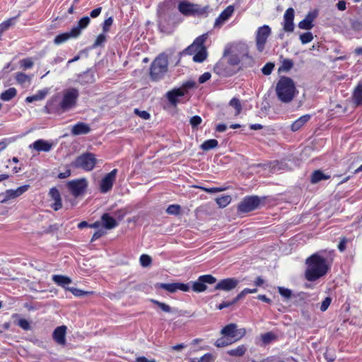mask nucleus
<instances>
[{
    "label": "nucleus",
    "instance_id": "obj_1",
    "mask_svg": "<svg viewBox=\"0 0 362 362\" xmlns=\"http://www.w3.org/2000/svg\"><path fill=\"white\" fill-rule=\"evenodd\" d=\"M79 90L76 88L64 89L61 93L53 95L45 106V112L60 115L66 112L77 105Z\"/></svg>",
    "mask_w": 362,
    "mask_h": 362
},
{
    "label": "nucleus",
    "instance_id": "obj_2",
    "mask_svg": "<svg viewBox=\"0 0 362 362\" xmlns=\"http://www.w3.org/2000/svg\"><path fill=\"white\" fill-rule=\"evenodd\" d=\"M306 264L308 268L305 271V278L309 281H315L325 276L329 269L327 259L318 253L310 256L306 259Z\"/></svg>",
    "mask_w": 362,
    "mask_h": 362
},
{
    "label": "nucleus",
    "instance_id": "obj_3",
    "mask_svg": "<svg viewBox=\"0 0 362 362\" xmlns=\"http://www.w3.org/2000/svg\"><path fill=\"white\" fill-rule=\"evenodd\" d=\"M275 92L279 100L283 103H291L298 93L293 80L284 76L278 81Z\"/></svg>",
    "mask_w": 362,
    "mask_h": 362
},
{
    "label": "nucleus",
    "instance_id": "obj_4",
    "mask_svg": "<svg viewBox=\"0 0 362 362\" xmlns=\"http://www.w3.org/2000/svg\"><path fill=\"white\" fill-rule=\"evenodd\" d=\"M228 57V63L232 66L238 65L242 60L247 58L249 62L247 65L251 66L253 64V59L249 56L248 47L245 44L241 43L236 45L235 49L230 52V49L226 48L223 52V57Z\"/></svg>",
    "mask_w": 362,
    "mask_h": 362
},
{
    "label": "nucleus",
    "instance_id": "obj_5",
    "mask_svg": "<svg viewBox=\"0 0 362 362\" xmlns=\"http://www.w3.org/2000/svg\"><path fill=\"white\" fill-rule=\"evenodd\" d=\"M168 69V58L165 53L160 54L151 63L150 76L152 80L158 81L163 78Z\"/></svg>",
    "mask_w": 362,
    "mask_h": 362
},
{
    "label": "nucleus",
    "instance_id": "obj_6",
    "mask_svg": "<svg viewBox=\"0 0 362 362\" xmlns=\"http://www.w3.org/2000/svg\"><path fill=\"white\" fill-rule=\"evenodd\" d=\"M97 160L92 153H85L78 156L71 162V166L74 168H81L86 171H91L95 166Z\"/></svg>",
    "mask_w": 362,
    "mask_h": 362
},
{
    "label": "nucleus",
    "instance_id": "obj_7",
    "mask_svg": "<svg viewBox=\"0 0 362 362\" xmlns=\"http://www.w3.org/2000/svg\"><path fill=\"white\" fill-rule=\"evenodd\" d=\"M195 86V82L194 81H187L185 83L181 88H173L171 90H169L166 93V98L168 102L173 106H177V105L180 103V98L185 96L187 93L188 88H192Z\"/></svg>",
    "mask_w": 362,
    "mask_h": 362
},
{
    "label": "nucleus",
    "instance_id": "obj_8",
    "mask_svg": "<svg viewBox=\"0 0 362 362\" xmlns=\"http://www.w3.org/2000/svg\"><path fill=\"white\" fill-rule=\"evenodd\" d=\"M261 203L258 196H247L238 205V211L247 213L257 209Z\"/></svg>",
    "mask_w": 362,
    "mask_h": 362
},
{
    "label": "nucleus",
    "instance_id": "obj_9",
    "mask_svg": "<svg viewBox=\"0 0 362 362\" xmlns=\"http://www.w3.org/2000/svg\"><path fill=\"white\" fill-rule=\"evenodd\" d=\"M70 193L75 197H78L85 193L88 187V182L86 178L76 179L69 181L66 184Z\"/></svg>",
    "mask_w": 362,
    "mask_h": 362
},
{
    "label": "nucleus",
    "instance_id": "obj_10",
    "mask_svg": "<svg viewBox=\"0 0 362 362\" xmlns=\"http://www.w3.org/2000/svg\"><path fill=\"white\" fill-rule=\"evenodd\" d=\"M221 334L230 339L233 338L234 341H238L245 337L246 329L245 328L238 329V326L235 323H230L226 325L221 330Z\"/></svg>",
    "mask_w": 362,
    "mask_h": 362
},
{
    "label": "nucleus",
    "instance_id": "obj_11",
    "mask_svg": "<svg viewBox=\"0 0 362 362\" xmlns=\"http://www.w3.org/2000/svg\"><path fill=\"white\" fill-rule=\"evenodd\" d=\"M216 279L211 274H204L199 276L195 281H191L192 289L196 293H202L207 289L206 284H213L216 283Z\"/></svg>",
    "mask_w": 362,
    "mask_h": 362
},
{
    "label": "nucleus",
    "instance_id": "obj_12",
    "mask_svg": "<svg viewBox=\"0 0 362 362\" xmlns=\"http://www.w3.org/2000/svg\"><path fill=\"white\" fill-rule=\"evenodd\" d=\"M271 33L272 30L267 25H264L258 28L256 33L255 42L257 49L259 52H263L264 49L265 44Z\"/></svg>",
    "mask_w": 362,
    "mask_h": 362
},
{
    "label": "nucleus",
    "instance_id": "obj_13",
    "mask_svg": "<svg viewBox=\"0 0 362 362\" xmlns=\"http://www.w3.org/2000/svg\"><path fill=\"white\" fill-rule=\"evenodd\" d=\"M117 172V169H113L101 180L100 182V191L101 193H107L112 189Z\"/></svg>",
    "mask_w": 362,
    "mask_h": 362
},
{
    "label": "nucleus",
    "instance_id": "obj_14",
    "mask_svg": "<svg viewBox=\"0 0 362 362\" xmlns=\"http://www.w3.org/2000/svg\"><path fill=\"white\" fill-rule=\"evenodd\" d=\"M294 16L295 11L293 8H288L284 14V21L282 23L283 29L286 33H291L294 30Z\"/></svg>",
    "mask_w": 362,
    "mask_h": 362
},
{
    "label": "nucleus",
    "instance_id": "obj_15",
    "mask_svg": "<svg viewBox=\"0 0 362 362\" xmlns=\"http://www.w3.org/2000/svg\"><path fill=\"white\" fill-rule=\"evenodd\" d=\"M235 11L233 5L227 6L216 18L214 25V28H221L222 25L232 16Z\"/></svg>",
    "mask_w": 362,
    "mask_h": 362
},
{
    "label": "nucleus",
    "instance_id": "obj_16",
    "mask_svg": "<svg viewBox=\"0 0 362 362\" xmlns=\"http://www.w3.org/2000/svg\"><path fill=\"white\" fill-rule=\"evenodd\" d=\"M239 281L235 278H226L220 280L215 286V290L230 291L238 285Z\"/></svg>",
    "mask_w": 362,
    "mask_h": 362
},
{
    "label": "nucleus",
    "instance_id": "obj_17",
    "mask_svg": "<svg viewBox=\"0 0 362 362\" xmlns=\"http://www.w3.org/2000/svg\"><path fill=\"white\" fill-rule=\"evenodd\" d=\"M206 40V37L205 35L199 36L194 40L192 45L188 46L182 52H180V54L194 55L199 49V47L202 46L203 44H204Z\"/></svg>",
    "mask_w": 362,
    "mask_h": 362
},
{
    "label": "nucleus",
    "instance_id": "obj_18",
    "mask_svg": "<svg viewBox=\"0 0 362 362\" xmlns=\"http://www.w3.org/2000/svg\"><path fill=\"white\" fill-rule=\"evenodd\" d=\"M29 188H30L29 185H25L18 187L16 189H7L3 194L4 196V198L1 201V203H6L9 199H15V198L20 197L23 193H25L26 191H28Z\"/></svg>",
    "mask_w": 362,
    "mask_h": 362
},
{
    "label": "nucleus",
    "instance_id": "obj_19",
    "mask_svg": "<svg viewBox=\"0 0 362 362\" xmlns=\"http://www.w3.org/2000/svg\"><path fill=\"white\" fill-rule=\"evenodd\" d=\"M95 81V71L93 68L88 69L77 75L76 82L82 86L93 83Z\"/></svg>",
    "mask_w": 362,
    "mask_h": 362
},
{
    "label": "nucleus",
    "instance_id": "obj_20",
    "mask_svg": "<svg viewBox=\"0 0 362 362\" xmlns=\"http://www.w3.org/2000/svg\"><path fill=\"white\" fill-rule=\"evenodd\" d=\"M67 327L65 325L57 327L52 333V338L59 345L66 344V332Z\"/></svg>",
    "mask_w": 362,
    "mask_h": 362
},
{
    "label": "nucleus",
    "instance_id": "obj_21",
    "mask_svg": "<svg viewBox=\"0 0 362 362\" xmlns=\"http://www.w3.org/2000/svg\"><path fill=\"white\" fill-rule=\"evenodd\" d=\"M317 11H310L305 16V18L299 22L298 27L303 30H310L313 28V23L315 18L317 17Z\"/></svg>",
    "mask_w": 362,
    "mask_h": 362
},
{
    "label": "nucleus",
    "instance_id": "obj_22",
    "mask_svg": "<svg viewBox=\"0 0 362 362\" xmlns=\"http://www.w3.org/2000/svg\"><path fill=\"white\" fill-rule=\"evenodd\" d=\"M90 131L91 129L89 124L82 122H78L72 127L71 134L74 136H78L88 134Z\"/></svg>",
    "mask_w": 362,
    "mask_h": 362
},
{
    "label": "nucleus",
    "instance_id": "obj_23",
    "mask_svg": "<svg viewBox=\"0 0 362 362\" xmlns=\"http://www.w3.org/2000/svg\"><path fill=\"white\" fill-rule=\"evenodd\" d=\"M49 195L54 201V202L51 205V207L54 211L59 210L62 207V202L59 190L56 187H52L49 190Z\"/></svg>",
    "mask_w": 362,
    "mask_h": 362
},
{
    "label": "nucleus",
    "instance_id": "obj_24",
    "mask_svg": "<svg viewBox=\"0 0 362 362\" xmlns=\"http://www.w3.org/2000/svg\"><path fill=\"white\" fill-rule=\"evenodd\" d=\"M52 143L44 139H38L35 141L30 147H33L37 151L49 152L52 148Z\"/></svg>",
    "mask_w": 362,
    "mask_h": 362
},
{
    "label": "nucleus",
    "instance_id": "obj_25",
    "mask_svg": "<svg viewBox=\"0 0 362 362\" xmlns=\"http://www.w3.org/2000/svg\"><path fill=\"white\" fill-rule=\"evenodd\" d=\"M352 103L358 107L362 105V81L358 83L351 95Z\"/></svg>",
    "mask_w": 362,
    "mask_h": 362
},
{
    "label": "nucleus",
    "instance_id": "obj_26",
    "mask_svg": "<svg viewBox=\"0 0 362 362\" xmlns=\"http://www.w3.org/2000/svg\"><path fill=\"white\" fill-rule=\"evenodd\" d=\"M90 22L88 16H84L81 18L77 23V25L74 26L72 30V34L77 37L81 35V30L88 27Z\"/></svg>",
    "mask_w": 362,
    "mask_h": 362
},
{
    "label": "nucleus",
    "instance_id": "obj_27",
    "mask_svg": "<svg viewBox=\"0 0 362 362\" xmlns=\"http://www.w3.org/2000/svg\"><path fill=\"white\" fill-rule=\"evenodd\" d=\"M195 7H197L196 4H192L186 1H181L178 4L179 11L185 16L192 15L193 10Z\"/></svg>",
    "mask_w": 362,
    "mask_h": 362
},
{
    "label": "nucleus",
    "instance_id": "obj_28",
    "mask_svg": "<svg viewBox=\"0 0 362 362\" xmlns=\"http://www.w3.org/2000/svg\"><path fill=\"white\" fill-rule=\"evenodd\" d=\"M102 223L105 229L110 230L117 226V221L109 214H103L101 216Z\"/></svg>",
    "mask_w": 362,
    "mask_h": 362
},
{
    "label": "nucleus",
    "instance_id": "obj_29",
    "mask_svg": "<svg viewBox=\"0 0 362 362\" xmlns=\"http://www.w3.org/2000/svg\"><path fill=\"white\" fill-rule=\"evenodd\" d=\"M214 71L220 76L228 77L233 75L235 71L228 69L223 62H219L214 66Z\"/></svg>",
    "mask_w": 362,
    "mask_h": 362
},
{
    "label": "nucleus",
    "instance_id": "obj_30",
    "mask_svg": "<svg viewBox=\"0 0 362 362\" xmlns=\"http://www.w3.org/2000/svg\"><path fill=\"white\" fill-rule=\"evenodd\" d=\"M311 118V115L309 114L304 115L294 121L291 126V129L293 132L299 130L303 126H304Z\"/></svg>",
    "mask_w": 362,
    "mask_h": 362
},
{
    "label": "nucleus",
    "instance_id": "obj_31",
    "mask_svg": "<svg viewBox=\"0 0 362 362\" xmlns=\"http://www.w3.org/2000/svg\"><path fill=\"white\" fill-rule=\"evenodd\" d=\"M52 279L56 284L64 288L65 289L68 288L66 286L71 283V279L69 277L63 275H53L52 276Z\"/></svg>",
    "mask_w": 362,
    "mask_h": 362
},
{
    "label": "nucleus",
    "instance_id": "obj_32",
    "mask_svg": "<svg viewBox=\"0 0 362 362\" xmlns=\"http://www.w3.org/2000/svg\"><path fill=\"white\" fill-rule=\"evenodd\" d=\"M329 178L330 175H325L320 170H316L311 175L310 182L313 184H316L322 180H329Z\"/></svg>",
    "mask_w": 362,
    "mask_h": 362
},
{
    "label": "nucleus",
    "instance_id": "obj_33",
    "mask_svg": "<svg viewBox=\"0 0 362 362\" xmlns=\"http://www.w3.org/2000/svg\"><path fill=\"white\" fill-rule=\"evenodd\" d=\"M77 37L72 34V30L69 32L64 33L59 35H57L54 39V43L56 45H60L70 38H76Z\"/></svg>",
    "mask_w": 362,
    "mask_h": 362
},
{
    "label": "nucleus",
    "instance_id": "obj_34",
    "mask_svg": "<svg viewBox=\"0 0 362 362\" xmlns=\"http://www.w3.org/2000/svg\"><path fill=\"white\" fill-rule=\"evenodd\" d=\"M207 57V51L204 44L199 47L198 52L194 55L193 61L197 63L203 62Z\"/></svg>",
    "mask_w": 362,
    "mask_h": 362
},
{
    "label": "nucleus",
    "instance_id": "obj_35",
    "mask_svg": "<svg viewBox=\"0 0 362 362\" xmlns=\"http://www.w3.org/2000/svg\"><path fill=\"white\" fill-rule=\"evenodd\" d=\"M247 351V346L244 344L240 345L235 349H230L227 354L231 356L240 357L243 356Z\"/></svg>",
    "mask_w": 362,
    "mask_h": 362
},
{
    "label": "nucleus",
    "instance_id": "obj_36",
    "mask_svg": "<svg viewBox=\"0 0 362 362\" xmlns=\"http://www.w3.org/2000/svg\"><path fill=\"white\" fill-rule=\"evenodd\" d=\"M151 302L153 303V304L158 305L165 313H178V310L177 309L171 308L170 305H168V304H166L165 303L160 302V301H158L157 300H154V299H151Z\"/></svg>",
    "mask_w": 362,
    "mask_h": 362
},
{
    "label": "nucleus",
    "instance_id": "obj_37",
    "mask_svg": "<svg viewBox=\"0 0 362 362\" xmlns=\"http://www.w3.org/2000/svg\"><path fill=\"white\" fill-rule=\"evenodd\" d=\"M155 288L156 289H159V288L165 289L171 293H175L177 291H176V282L170 283V284L156 283L155 284Z\"/></svg>",
    "mask_w": 362,
    "mask_h": 362
},
{
    "label": "nucleus",
    "instance_id": "obj_38",
    "mask_svg": "<svg viewBox=\"0 0 362 362\" xmlns=\"http://www.w3.org/2000/svg\"><path fill=\"white\" fill-rule=\"evenodd\" d=\"M17 94L15 88H9L1 94V99L4 101H9L13 98Z\"/></svg>",
    "mask_w": 362,
    "mask_h": 362
},
{
    "label": "nucleus",
    "instance_id": "obj_39",
    "mask_svg": "<svg viewBox=\"0 0 362 362\" xmlns=\"http://www.w3.org/2000/svg\"><path fill=\"white\" fill-rule=\"evenodd\" d=\"M15 79L16 80L18 83L23 86L26 83L30 84V81H31V77L23 72H17V73H16V75H15Z\"/></svg>",
    "mask_w": 362,
    "mask_h": 362
},
{
    "label": "nucleus",
    "instance_id": "obj_40",
    "mask_svg": "<svg viewBox=\"0 0 362 362\" xmlns=\"http://www.w3.org/2000/svg\"><path fill=\"white\" fill-rule=\"evenodd\" d=\"M218 144V142L216 139H211L206 140L203 144H202L200 148L204 151H209L216 148Z\"/></svg>",
    "mask_w": 362,
    "mask_h": 362
},
{
    "label": "nucleus",
    "instance_id": "obj_41",
    "mask_svg": "<svg viewBox=\"0 0 362 362\" xmlns=\"http://www.w3.org/2000/svg\"><path fill=\"white\" fill-rule=\"evenodd\" d=\"M276 339L277 336L272 332H268L261 335V339L264 345L269 344Z\"/></svg>",
    "mask_w": 362,
    "mask_h": 362
},
{
    "label": "nucleus",
    "instance_id": "obj_42",
    "mask_svg": "<svg viewBox=\"0 0 362 362\" xmlns=\"http://www.w3.org/2000/svg\"><path fill=\"white\" fill-rule=\"evenodd\" d=\"M231 202V197L230 195H224L216 199V204L221 208L226 207Z\"/></svg>",
    "mask_w": 362,
    "mask_h": 362
},
{
    "label": "nucleus",
    "instance_id": "obj_43",
    "mask_svg": "<svg viewBox=\"0 0 362 362\" xmlns=\"http://www.w3.org/2000/svg\"><path fill=\"white\" fill-rule=\"evenodd\" d=\"M233 341H234L231 340L230 338L223 336L221 338H218L214 344L216 347H225L231 344Z\"/></svg>",
    "mask_w": 362,
    "mask_h": 362
},
{
    "label": "nucleus",
    "instance_id": "obj_44",
    "mask_svg": "<svg viewBox=\"0 0 362 362\" xmlns=\"http://www.w3.org/2000/svg\"><path fill=\"white\" fill-rule=\"evenodd\" d=\"M209 11V6L206 5L204 7H201L199 5L197 4V7H195L193 10L192 15H198V16H207Z\"/></svg>",
    "mask_w": 362,
    "mask_h": 362
},
{
    "label": "nucleus",
    "instance_id": "obj_45",
    "mask_svg": "<svg viewBox=\"0 0 362 362\" xmlns=\"http://www.w3.org/2000/svg\"><path fill=\"white\" fill-rule=\"evenodd\" d=\"M17 17L11 18L0 24V29L4 33L11 26L13 25Z\"/></svg>",
    "mask_w": 362,
    "mask_h": 362
},
{
    "label": "nucleus",
    "instance_id": "obj_46",
    "mask_svg": "<svg viewBox=\"0 0 362 362\" xmlns=\"http://www.w3.org/2000/svg\"><path fill=\"white\" fill-rule=\"evenodd\" d=\"M106 40H107V37L105 35V33L100 34L97 37L96 40H95L94 43L92 45L91 48L95 49L98 47L103 45V44L105 42Z\"/></svg>",
    "mask_w": 362,
    "mask_h": 362
},
{
    "label": "nucleus",
    "instance_id": "obj_47",
    "mask_svg": "<svg viewBox=\"0 0 362 362\" xmlns=\"http://www.w3.org/2000/svg\"><path fill=\"white\" fill-rule=\"evenodd\" d=\"M180 211L181 206L179 204H171L166 209V213L170 215H178Z\"/></svg>",
    "mask_w": 362,
    "mask_h": 362
},
{
    "label": "nucleus",
    "instance_id": "obj_48",
    "mask_svg": "<svg viewBox=\"0 0 362 362\" xmlns=\"http://www.w3.org/2000/svg\"><path fill=\"white\" fill-rule=\"evenodd\" d=\"M20 66L23 70L30 69L33 66V62L31 58H25L20 61Z\"/></svg>",
    "mask_w": 362,
    "mask_h": 362
},
{
    "label": "nucleus",
    "instance_id": "obj_49",
    "mask_svg": "<svg viewBox=\"0 0 362 362\" xmlns=\"http://www.w3.org/2000/svg\"><path fill=\"white\" fill-rule=\"evenodd\" d=\"M229 105L236 110L235 115H239L242 110V105L239 99L233 98L230 100Z\"/></svg>",
    "mask_w": 362,
    "mask_h": 362
},
{
    "label": "nucleus",
    "instance_id": "obj_50",
    "mask_svg": "<svg viewBox=\"0 0 362 362\" xmlns=\"http://www.w3.org/2000/svg\"><path fill=\"white\" fill-rule=\"evenodd\" d=\"M293 66V62L290 59H285L282 62V65L279 68V71H288Z\"/></svg>",
    "mask_w": 362,
    "mask_h": 362
},
{
    "label": "nucleus",
    "instance_id": "obj_51",
    "mask_svg": "<svg viewBox=\"0 0 362 362\" xmlns=\"http://www.w3.org/2000/svg\"><path fill=\"white\" fill-rule=\"evenodd\" d=\"M313 40V35L310 32H307L300 35V40L302 44H307Z\"/></svg>",
    "mask_w": 362,
    "mask_h": 362
},
{
    "label": "nucleus",
    "instance_id": "obj_52",
    "mask_svg": "<svg viewBox=\"0 0 362 362\" xmlns=\"http://www.w3.org/2000/svg\"><path fill=\"white\" fill-rule=\"evenodd\" d=\"M16 325H17L18 326H19L21 328L25 331L30 330L31 329L30 322L25 319H19L16 322Z\"/></svg>",
    "mask_w": 362,
    "mask_h": 362
},
{
    "label": "nucleus",
    "instance_id": "obj_53",
    "mask_svg": "<svg viewBox=\"0 0 362 362\" xmlns=\"http://www.w3.org/2000/svg\"><path fill=\"white\" fill-rule=\"evenodd\" d=\"M140 264L142 267H146L151 264V257L148 255H141L139 258Z\"/></svg>",
    "mask_w": 362,
    "mask_h": 362
},
{
    "label": "nucleus",
    "instance_id": "obj_54",
    "mask_svg": "<svg viewBox=\"0 0 362 362\" xmlns=\"http://www.w3.org/2000/svg\"><path fill=\"white\" fill-rule=\"evenodd\" d=\"M274 68V64L272 62H267L262 68V72L264 75H270Z\"/></svg>",
    "mask_w": 362,
    "mask_h": 362
},
{
    "label": "nucleus",
    "instance_id": "obj_55",
    "mask_svg": "<svg viewBox=\"0 0 362 362\" xmlns=\"http://www.w3.org/2000/svg\"><path fill=\"white\" fill-rule=\"evenodd\" d=\"M278 291L282 297H284L286 299H289L292 296L291 290L284 288V287L279 286Z\"/></svg>",
    "mask_w": 362,
    "mask_h": 362
},
{
    "label": "nucleus",
    "instance_id": "obj_56",
    "mask_svg": "<svg viewBox=\"0 0 362 362\" xmlns=\"http://www.w3.org/2000/svg\"><path fill=\"white\" fill-rule=\"evenodd\" d=\"M66 290L71 291L75 296H78V297L83 296L87 295L88 293V292H87V291H84L83 290H81V289H78L76 288H74V287L67 288Z\"/></svg>",
    "mask_w": 362,
    "mask_h": 362
},
{
    "label": "nucleus",
    "instance_id": "obj_57",
    "mask_svg": "<svg viewBox=\"0 0 362 362\" xmlns=\"http://www.w3.org/2000/svg\"><path fill=\"white\" fill-rule=\"evenodd\" d=\"M202 122V118L195 115L190 118L189 123L193 129L197 128Z\"/></svg>",
    "mask_w": 362,
    "mask_h": 362
},
{
    "label": "nucleus",
    "instance_id": "obj_58",
    "mask_svg": "<svg viewBox=\"0 0 362 362\" xmlns=\"http://www.w3.org/2000/svg\"><path fill=\"white\" fill-rule=\"evenodd\" d=\"M190 282L187 284L176 282V291L180 290L184 292H187L190 289Z\"/></svg>",
    "mask_w": 362,
    "mask_h": 362
},
{
    "label": "nucleus",
    "instance_id": "obj_59",
    "mask_svg": "<svg viewBox=\"0 0 362 362\" xmlns=\"http://www.w3.org/2000/svg\"><path fill=\"white\" fill-rule=\"evenodd\" d=\"M113 23V18L112 17H109L104 21L103 24V33H107L110 30V27L112 25Z\"/></svg>",
    "mask_w": 362,
    "mask_h": 362
},
{
    "label": "nucleus",
    "instance_id": "obj_60",
    "mask_svg": "<svg viewBox=\"0 0 362 362\" xmlns=\"http://www.w3.org/2000/svg\"><path fill=\"white\" fill-rule=\"evenodd\" d=\"M134 112L136 115L144 119H148L151 117L150 114L145 110H139V109L136 108L134 109Z\"/></svg>",
    "mask_w": 362,
    "mask_h": 362
},
{
    "label": "nucleus",
    "instance_id": "obj_61",
    "mask_svg": "<svg viewBox=\"0 0 362 362\" xmlns=\"http://www.w3.org/2000/svg\"><path fill=\"white\" fill-rule=\"evenodd\" d=\"M194 360H197V362H211L213 360V356L211 354L207 353L199 358H194Z\"/></svg>",
    "mask_w": 362,
    "mask_h": 362
},
{
    "label": "nucleus",
    "instance_id": "obj_62",
    "mask_svg": "<svg viewBox=\"0 0 362 362\" xmlns=\"http://www.w3.org/2000/svg\"><path fill=\"white\" fill-rule=\"evenodd\" d=\"M235 304V300H234L233 299L230 301H223L221 303H220L218 305H217V308L218 310H223V308H229Z\"/></svg>",
    "mask_w": 362,
    "mask_h": 362
},
{
    "label": "nucleus",
    "instance_id": "obj_63",
    "mask_svg": "<svg viewBox=\"0 0 362 362\" xmlns=\"http://www.w3.org/2000/svg\"><path fill=\"white\" fill-rule=\"evenodd\" d=\"M331 301H332L331 298H329V297L325 298V300L321 303L320 310L322 312L326 311L327 310L328 307L329 306Z\"/></svg>",
    "mask_w": 362,
    "mask_h": 362
},
{
    "label": "nucleus",
    "instance_id": "obj_64",
    "mask_svg": "<svg viewBox=\"0 0 362 362\" xmlns=\"http://www.w3.org/2000/svg\"><path fill=\"white\" fill-rule=\"evenodd\" d=\"M105 233H106V232L103 229H100V230L95 231L93 235V237L91 238V242H93V241L99 239L100 238L103 236Z\"/></svg>",
    "mask_w": 362,
    "mask_h": 362
}]
</instances>
